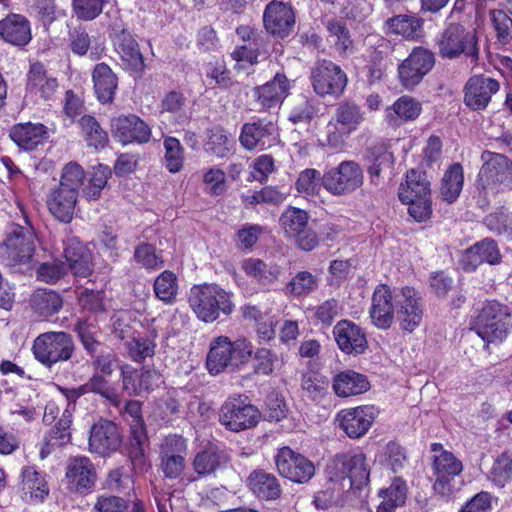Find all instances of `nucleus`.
<instances>
[{"mask_svg":"<svg viewBox=\"0 0 512 512\" xmlns=\"http://www.w3.org/2000/svg\"><path fill=\"white\" fill-rule=\"evenodd\" d=\"M364 183L362 167L355 161H342L322 176V186L334 196L349 195Z\"/></svg>","mask_w":512,"mask_h":512,"instance_id":"obj_7","label":"nucleus"},{"mask_svg":"<svg viewBox=\"0 0 512 512\" xmlns=\"http://www.w3.org/2000/svg\"><path fill=\"white\" fill-rule=\"evenodd\" d=\"M111 130L113 136L123 144L132 142L146 143L151 136L148 125L136 115H122L113 118Z\"/></svg>","mask_w":512,"mask_h":512,"instance_id":"obj_22","label":"nucleus"},{"mask_svg":"<svg viewBox=\"0 0 512 512\" xmlns=\"http://www.w3.org/2000/svg\"><path fill=\"white\" fill-rule=\"evenodd\" d=\"M131 323L132 317L129 311L121 310L115 312L111 316L112 334L120 340H128L133 334Z\"/></svg>","mask_w":512,"mask_h":512,"instance_id":"obj_61","label":"nucleus"},{"mask_svg":"<svg viewBox=\"0 0 512 512\" xmlns=\"http://www.w3.org/2000/svg\"><path fill=\"white\" fill-rule=\"evenodd\" d=\"M500 260L501 254L497 243L493 239L484 238L465 250L461 263L465 270L473 271L483 263L495 265Z\"/></svg>","mask_w":512,"mask_h":512,"instance_id":"obj_26","label":"nucleus"},{"mask_svg":"<svg viewBox=\"0 0 512 512\" xmlns=\"http://www.w3.org/2000/svg\"><path fill=\"white\" fill-rule=\"evenodd\" d=\"M96 512H125L128 502L115 495H99L94 503Z\"/></svg>","mask_w":512,"mask_h":512,"instance_id":"obj_64","label":"nucleus"},{"mask_svg":"<svg viewBox=\"0 0 512 512\" xmlns=\"http://www.w3.org/2000/svg\"><path fill=\"white\" fill-rule=\"evenodd\" d=\"M122 443L118 426L109 420H100L90 430L89 451L100 456L116 452Z\"/></svg>","mask_w":512,"mask_h":512,"instance_id":"obj_18","label":"nucleus"},{"mask_svg":"<svg viewBox=\"0 0 512 512\" xmlns=\"http://www.w3.org/2000/svg\"><path fill=\"white\" fill-rule=\"evenodd\" d=\"M263 21L268 32L283 38L293 30L295 15L289 5L272 1L266 6Z\"/></svg>","mask_w":512,"mask_h":512,"instance_id":"obj_24","label":"nucleus"},{"mask_svg":"<svg viewBox=\"0 0 512 512\" xmlns=\"http://www.w3.org/2000/svg\"><path fill=\"white\" fill-rule=\"evenodd\" d=\"M65 479L69 491L87 495L94 490L98 475L95 465L88 457L74 456L67 461Z\"/></svg>","mask_w":512,"mask_h":512,"instance_id":"obj_12","label":"nucleus"},{"mask_svg":"<svg viewBox=\"0 0 512 512\" xmlns=\"http://www.w3.org/2000/svg\"><path fill=\"white\" fill-rule=\"evenodd\" d=\"M288 89L287 77L284 74L277 73L273 80L254 89L256 104L264 110L275 108L283 102Z\"/></svg>","mask_w":512,"mask_h":512,"instance_id":"obj_30","label":"nucleus"},{"mask_svg":"<svg viewBox=\"0 0 512 512\" xmlns=\"http://www.w3.org/2000/svg\"><path fill=\"white\" fill-rule=\"evenodd\" d=\"M36 235L30 221L25 218V226L14 225L5 241L7 265L27 264L35 252Z\"/></svg>","mask_w":512,"mask_h":512,"instance_id":"obj_9","label":"nucleus"},{"mask_svg":"<svg viewBox=\"0 0 512 512\" xmlns=\"http://www.w3.org/2000/svg\"><path fill=\"white\" fill-rule=\"evenodd\" d=\"M301 387L309 398L317 400L327 392L328 381L326 378L310 373L302 377Z\"/></svg>","mask_w":512,"mask_h":512,"instance_id":"obj_63","label":"nucleus"},{"mask_svg":"<svg viewBox=\"0 0 512 512\" xmlns=\"http://www.w3.org/2000/svg\"><path fill=\"white\" fill-rule=\"evenodd\" d=\"M108 0H72V11L81 21H92L103 11Z\"/></svg>","mask_w":512,"mask_h":512,"instance_id":"obj_59","label":"nucleus"},{"mask_svg":"<svg viewBox=\"0 0 512 512\" xmlns=\"http://www.w3.org/2000/svg\"><path fill=\"white\" fill-rule=\"evenodd\" d=\"M322 176L316 169L302 171L295 183L298 193L305 197L318 195L321 190Z\"/></svg>","mask_w":512,"mask_h":512,"instance_id":"obj_56","label":"nucleus"},{"mask_svg":"<svg viewBox=\"0 0 512 512\" xmlns=\"http://www.w3.org/2000/svg\"><path fill=\"white\" fill-rule=\"evenodd\" d=\"M113 44L127 70L142 72L145 68L144 58L139 44L127 29H114Z\"/></svg>","mask_w":512,"mask_h":512,"instance_id":"obj_23","label":"nucleus"},{"mask_svg":"<svg viewBox=\"0 0 512 512\" xmlns=\"http://www.w3.org/2000/svg\"><path fill=\"white\" fill-rule=\"evenodd\" d=\"M177 277L171 271L162 272L154 282V292L158 299L171 303L177 294Z\"/></svg>","mask_w":512,"mask_h":512,"instance_id":"obj_55","label":"nucleus"},{"mask_svg":"<svg viewBox=\"0 0 512 512\" xmlns=\"http://www.w3.org/2000/svg\"><path fill=\"white\" fill-rule=\"evenodd\" d=\"M333 334L339 348L347 354H361L367 347V340L362 329L348 320L336 324Z\"/></svg>","mask_w":512,"mask_h":512,"instance_id":"obj_27","label":"nucleus"},{"mask_svg":"<svg viewBox=\"0 0 512 512\" xmlns=\"http://www.w3.org/2000/svg\"><path fill=\"white\" fill-rule=\"evenodd\" d=\"M327 41L340 56H349L355 51V43L343 19L330 18L325 22Z\"/></svg>","mask_w":512,"mask_h":512,"instance_id":"obj_33","label":"nucleus"},{"mask_svg":"<svg viewBox=\"0 0 512 512\" xmlns=\"http://www.w3.org/2000/svg\"><path fill=\"white\" fill-rule=\"evenodd\" d=\"M277 139V125L272 120L266 119L244 124L239 137L242 146L248 150L271 147Z\"/></svg>","mask_w":512,"mask_h":512,"instance_id":"obj_19","label":"nucleus"},{"mask_svg":"<svg viewBox=\"0 0 512 512\" xmlns=\"http://www.w3.org/2000/svg\"><path fill=\"white\" fill-rule=\"evenodd\" d=\"M374 420L373 407L359 406L341 410L337 414L340 428L349 438L357 439L364 436Z\"/></svg>","mask_w":512,"mask_h":512,"instance_id":"obj_21","label":"nucleus"},{"mask_svg":"<svg viewBox=\"0 0 512 512\" xmlns=\"http://www.w3.org/2000/svg\"><path fill=\"white\" fill-rule=\"evenodd\" d=\"M21 476L24 494H29L30 498L35 501H43L49 493L45 477L33 466L24 467Z\"/></svg>","mask_w":512,"mask_h":512,"instance_id":"obj_42","label":"nucleus"},{"mask_svg":"<svg viewBox=\"0 0 512 512\" xmlns=\"http://www.w3.org/2000/svg\"><path fill=\"white\" fill-rule=\"evenodd\" d=\"M261 414L241 396L228 398L220 408L219 421L228 430L240 432L255 427Z\"/></svg>","mask_w":512,"mask_h":512,"instance_id":"obj_8","label":"nucleus"},{"mask_svg":"<svg viewBox=\"0 0 512 512\" xmlns=\"http://www.w3.org/2000/svg\"><path fill=\"white\" fill-rule=\"evenodd\" d=\"M0 37L6 43L23 47L31 40V27L26 17L10 14L0 20Z\"/></svg>","mask_w":512,"mask_h":512,"instance_id":"obj_31","label":"nucleus"},{"mask_svg":"<svg viewBox=\"0 0 512 512\" xmlns=\"http://www.w3.org/2000/svg\"><path fill=\"white\" fill-rule=\"evenodd\" d=\"M32 351L40 363L50 368L58 362L69 360L74 344L71 336L65 332H46L36 337Z\"/></svg>","mask_w":512,"mask_h":512,"instance_id":"obj_6","label":"nucleus"},{"mask_svg":"<svg viewBox=\"0 0 512 512\" xmlns=\"http://www.w3.org/2000/svg\"><path fill=\"white\" fill-rule=\"evenodd\" d=\"M284 199L285 194L273 186H266L253 194L242 195V202L246 206H254L258 204L277 205L282 203Z\"/></svg>","mask_w":512,"mask_h":512,"instance_id":"obj_58","label":"nucleus"},{"mask_svg":"<svg viewBox=\"0 0 512 512\" xmlns=\"http://www.w3.org/2000/svg\"><path fill=\"white\" fill-rule=\"evenodd\" d=\"M185 440L181 436L167 437L162 445V469L166 477L177 478L185 467Z\"/></svg>","mask_w":512,"mask_h":512,"instance_id":"obj_28","label":"nucleus"},{"mask_svg":"<svg viewBox=\"0 0 512 512\" xmlns=\"http://www.w3.org/2000/svg\"><path fill=\"white\" fill-rule=\"evenodd\" d=\"M47 129L42 124L20 123L13 126L9 136L21 149L31 151L46 138Z\"/></svg>","mask_w":512,"mask_h":512,"instance_id":"obj_37","label":"nucleus"},{"mask_svg":"<svg viewBox=\"0 0 512 512\" xmlns=\"http://www.w3.org/2000/svg\"><path fill=\"white\" fill-rule=\"evenodd\" d=\"M478 174V186L491 193L512 189V161L505 155L484 151Z\"/></svg>","mask_w":512,"mask_h":512,"instance_id":"obj_5","label":"nucleus"},{"mask_svg":"<svg viewBox=\"0 0 512 512\" xmlns=\"http://www.w3.org/2000/svg\"><path fill=\"white\" fill-rule=\"evenodd\" d=\"M275 464L281 476L295 483H307L315 474L314 463L290 447L279 449L275 456Z\"/></svg>","mask_w":512,"mask_h":512,"instance_id":"obj_13","label":"nucleus"},{"mask_svg":"<svg viewBox=\"0 0 512 512\" xmlns=\"http://www.w3.org/2000/svg\"><path fill=\"white\" fill-rule=\"evenodd\" d=\"M165 148L164 162L171 173L179 172L183 167L184 151L180 141L175 137H165L163 141Z\"/></svg>","mask_w":512,"mask_h":512,"instance_id":"obj_54","label":"nucleus"},{"mask_svg":"<svg viewBox=\"0 0 512 512\" xmlns=\"http://www.w3.org/2000/svg\"><path fill=\"white\" fill-rule=\"evenodd\" d=\"M229 457L216 445H209L199 451L193 460V469L199 476H207L227 465Z\"/></svg>","mask_w":512,"mask_h":512,"instance_id":"obj_36","label":"nucleus"},{"mask_svg":"<svg viewBox=\"0 0 512 512\" xmlns=\"http://www.w3.org/2000/svg\"><path fill=\"white\" fill-rule=\"evenodd\" d=\"M335 129L343 136L354 132L365 119V112L353 102H342L335 110Z\"/></svg>","mask_w":512,"mask_h":512,"instance_id":"obj_38","label":"nucleus"},{"mask_svg":"<svg viewBox=\"0 0 512 512\" xmlns=\"http://www.w3.org/2000/svg\"><path fill=\"white\" fill-rule=\"evenodd\" d=\"M314 91L320 96H340L347 84L344 71L331 61L318 62L311 72Z\"/></svg>","mask_w":512,"mask_h":512,"instance_id":"obj_14","label":"nucleus"},{"mask_svg":"<svg viewBox=\"0 0 512 512\" xmlns=\"http://www.w3.org/2000/svg\"><path fill=\"white\" fill-rule=\"evenodd\" d=\"M463 168L455 163L445 172L440 186V194L448 203H453L460 195L463 187Z\"/></svg>","mask_w":512,"mask_h":512,"instance_id":"obj_45","label":"nucleus"},{"mask_svg":"<svg viewBox=\"0 0 512 512\" xmlns=\"http://www.w3.org/2000/svg\"><path fill=\"white\" fill-rule=\"evenodd\" d=\"M79 125L89 146L96 149L106 146L108 135L93 116H82L79 120Z\"/></svg>","mask_w":512,"mask_h":512,"instance_id":"obj_48","label":"nucleus"},{"mask_svg":"<svg viewBox=\"0 0 512 512\" xmlns=\"http://www.w3.org/2000/svg\"><path fill=\"white\" fill-rule=\"evenodd\" d=\"M111 177V170L108 166L99 164L93 167L88 184L83 189V195L87 200H97Z\"/></svg>","mask_w":512,"mask_h":512,"instance_id":"obj_50","label":"nucleus"},{"mask_svg":"<svg viewBox=\"0 0 512 512\" xmlns=\"http://www.w3.org/2000/svg\"><path fill=\"white\" fill-rule=\"evenodd\" d=\"M499 90L500 83L496 79L483 74L471 76L463 89L464 104L473 111L484 110Z\"/></svg>","mask_w":512,"mask_h":512,"instance_id":"obj_17","label":"nucleus"},{"mask_svg":"<svg viewBox=\"0 0 512 512\" xmlns=\"http://www.w3.org/2000/svg\"><path fill=\"white\" fill-rule=\"evenodd\" d=\"M365 460V454L361 451L341 453L333 458L328 468L334 476L348 479L352 488L360 489L369 481V470Z\"/></svg>","mask_w":512,"mask_h":512,"instance_id":"obj_11","label":"nucleus"},{"mask_svg":"<svg viewBox=\"0 0 512 512\" xmlns=\"http://www.w3.org/2000/svg\"><path fill=\"white\" fill-rule=\"evenodd\" d=\"M318 287V279L308 271L298 272L285 286V294L292 297L307 296Z\"/></svg>","mask_w":512,"mask_h":512,"instance_id":"obj_47","label":"nucleus"},{"mask_svg":"<svg viewBox=\"0 0 512 512\" xmlns=\"http://www.w3.org/2000/svg\"><path fill=\"white\" fill-rule=\"evenodd\" d=\"M309 216L306 211L290 207L281 215L280 223L285 233L295 237L308 226Z\"/></svg>","mask_w":512,"mask_h":512,"instance_id":"obj_51","label":"nucleus"},{"mask_svg":"<svg viewBox=\"0 0 512 512\" xmlns=\"http://www.w3.org/2000/svg\"><path fill=\"white\" fill-rule=\"evenodd\" d=\"M146 441V433L142 423L137 421L131 428V436L128 444L129 457L132 463H143L144 444Z\"/></svg>","mask_w":512,"mask_h":512,"instance_id":"obj_60","label":"nucleus"},{"mask_svg":"<svg viewBox=\"0 0 512 512\" xmlns=\"http://www.w3.org/2000/svg\"><path fill=\"white\" fill-rule=\"evenodd\" d=\"M489 479L498 487L512 481V454L503 452L496 457L489 471Z\"/></svg>","mask_w":512,"mask_h":512,"instance_id":"obj_53","label":"nucleus"},{"mask_svg":"<svg viewBox=\"0 0 512 512\" xmlns=\"http://www.w3.org/2000/svg\"><path fill=\"white\" fill-rule=\"evenodd\" d=\"M421 28V20L412 15H396L388 18L384 29L387 34L400 35L407 39L417 36Z\"/></svg>","mask_w":512,"mask_h":512,"instance_id":"obj_46","label":"nucleus"},{"mask_svg":"<svg viewBox=\"0 0 512 512\" xmlns=\"http://www.w3.org/2000/svg\"><path fill=\"white\" fill-rule=\"evenodd\" d=\"M249 489L260 499L275 500L281 495L277 477L263 469H256L247 478Z\"/></svg>","mask_w":512,"mask_h":512,"instance_id":"obj_35","label":"nucleus"},{"mask_svg":"<svg viewBox=\"0 0 512 512\" xmlns=\"http://www.w3.org/2000/svg\"><path fill=\"white\" fill-rule=\"evenodd\" d=\"M398 196L401 202H411L415 198H431L430 181L426 172L411 169L406 173L405 183L399 187Z\"/></svg>","mask_w":512,"mask_h":512,"instance_id":"obj_34","label":"nucleus"},{"mask_svg":"<svg viewBox=\"0 0 512 512\" xmlns=\"http://www.w3.org/2000/svg\"><path fill=\"white\" fill-rule=\"evenodd\" d=\"M30 304L35 313L47 318L60 311L63 301L53 290L39 289L32 294Z\"/></svg>","mask_w":512,"mask_h":512,"instance_id":"obj_41","label":"nucleus"},{"mask_svg":"<svg viewBox=\"0 0 512 512\" xmlns=\"http://www.w3.org/2000/svg\"><path fill=\"white\" fill-rule=\"evenodd\" d=\"M396 317L401 328L414 331L423 318V305L420 293L412 287H404L396 293Z\"/></svg>","mask_w":512,"mask_h":512,"instance_id":"obj_16","label":"nucleus"},{"mask_svg":"<svg viewBox=\"0 0 512 512\" xmlns=\"http://www.w3.org/2000/svg\"><path fill=\"white\" fill-rule=\"evenodd\" d=\"M58 87L57 80L46 74L44 66L41 63H34L30 67L28 74V88L41 94V97L48 99Z\"/></svg>","mask_w":512,"mask_h":512,"instance_id":"obj_44","label":"nucleus"},{"mask_svg":"<svg viewBox=\"0 0 512 512\" xmlns=\"http://www.w3.org/2000/svg\"><path fill=\"white\" fill-rule=\"evenodd\" d=\"M126 346L129 357L135 362H142L155 354L156 344L147 337H131Z\"/></svg>","mask_w":512,"mask_h":512,"instance_id":"obj_57","label":"nucleus"},{"mask_svg":"<svg viewBox=\"0 0 512 512\" xmlns=\"http://www.w3.org/2000/svg\"><path fill=\"white\" fill-rule=\"evenodd\" d=\"M435 482L433 490L441 497H449L459 490L460 481L456 477L463 471L462 462L450 451H442L433 457Z\"/></svg>","mask_w":512,"mask_h":512,"instance_id":"obj_10","label":"nucleus"},{"mask_svg":"<svg viewBox=\"0 0 512 512\" xmlns=\"http://www.w3.org/2000/svg\"><path fill=\"white\" fill-rule=\"evenodd\" d=\"M435 64L434 54L423 47H416L399 65L398 73L402 85L411 90L430 72Z\"/></svg>","mask_w":512,"mask_h":512,"instance_id":"obj_15","label":"nucleus"},{"mask_svg":"<svg viewBox=\"0 0 512 512\" xmlns=\"http://www.w3.org/2000/svg\"><path fill=\"white\" fill-rule=\"evenodd\" d=\"M188 302L199 320L212 323L220 313L230 315L234 310L231 294L216 284L194 285Z\"/></svg>","mask_w":512,"mask_h":512,"instance_id":"obj_2","label":"nucleus"},{"mask_svg":"<svg viewBox=\"0 0 512 512\" xmlns=\"http://www.w3.org/2000/svg\"><path fill=\"white\" fill-rule=\"evenodd\" d=\"M253 354V345L246 338L231 341L227 336L214 338L206 358V367L211 375H218L226 370L234 371L246 364Z\"/></svg>","mask_w":512,"mask_h":512,"instance_id":"obj_1","label":"nucleus"},{"mask_svg":"<svg viewBox=\"0 0 512 512\" xmlns=\"http://www.w3.org/2000/svg\"><path fill=\"white\" fill-rule=\"evenodd\" d=\"M244 272L253 277L261 285H270L280 276L281 269L277 264H267L260 259L249 258L244 261Z\"/></svg>","mask_w":512,"mask_h":512,"instance_id":"obj_43","label":"nucleus"},{"mask_svg":"<svg viewBox=\"0 0 512 512\" xmlns=\"http://www.w3.org/2000/svg\"><path fill=\"white\" fill-rule=\"evenodd\" d=\"M421 103L410 96H402L387 109V117L392 119L393 114L403 121L415 120L421 113Z\"/></svg>","mask_w":512,"mask_h":512,"instance_id":"obj_52","label":"nucleus"},{"mask_svg":"<svg viewBox=\"0 0 512 512\" xmlns=\"http://www.w3.org/2000/svg\"><path fill=\"white\" fill-rule=\"evenodd\" d=\"M435 46L443 59L453 60L465 55L476 62L479 58L478 38L475 30L458 23H450L439 34Z\"/></svg>","mask_w":512,"mask_h":512,"instance_id":"obj_3","label":"nucleus"},{"mask_svg":"<svg viewBox=\"0 0 512 512\" xmlns=\"http://www.w3.org/2000/svg\"><path fill=\"white\" fill-rule=\"evenodd\" d=\"M77 198L78 194L73 189L58 185L47 195V208L57 220L67 224L73 219Z\"/></svg>","mask_w":512,"mask_h":512,"instance_id":"obj_25","label":"nucleus"},{"mask_svg":"<svg viewBox=\"0 0 512 512\" xmlns=\"http://www.w3.org/2000/svg\"><path fill=\"white\" fill-rule=\"evenodd\" d=\"M85 179L83 168L76 162H70L62 170L59 186L73 189L77 194Z\"/></svg>","mask_w":512,"mask_h":512,"instance_id":"obj_62","label":"nucleus"},{"mask_svg":"<svg viewBox=\"0 0 512 512\" xmlns=\"http://www.w3.org/2000/svg\"><path fill=\"white\" fill-rule=\"evenodd\" d=\"M512 326L510 308L496 300L488 301L474 321V329L486 342L502 341Z\"/></svg>","mask_w":512,"mask_h":512,"instance_id":"obj_4","label":"nucleus"},{"mask_svg":"<svg viewBox=\"0 0 512 512\" xmlns=\"http://www.w3.org/2000/svg\"><path fill=\"white\" fill-rule=\"evenodd\" d=\"M94 90L101 103L112 102L118 85V78L105 63H99L92 73Z\"/></svg>","mask_w":512,"mask_h":512,"instance_id":"obj_40","label":"nucleus"},{"mask_svg":"<svg viewBox=\"0 0 512 512\" xmlns=\"http://www.w3.org/2000/svg\"><path fill=\"white\" fill-rule=\"evenodd\" d=\"M364 160L367 163L370 183L375 186L379 184L381 173L386 169H391L394 164L392 152L383 143H376L368 147L364 154Z\"/></svg>","mask_w":512,"mask_h":512,"instance_id":"obj_32","label":"nucleus"},{"mask_svg":"<svg viewBox=\"0 0 512 512\" xmlns=\"http://www.w3.org/2000/svg\"><path fill=\"white\" fill-rule=\"evenodd\" d=\"M64 257L69 268L76 276L87 277L92 272V255L84 244L76 237H68L63 241Z\"/></svg>","mask_w":512,"mask_h":512,"instance_id":"obj_29","label":"nucleus"},{"mask_svg":"<svg viewBox=\"0 0 512 512\" xmlns=\"http://www.w3.org/2000/svg\"><path fill=\"white\" fill-rule=\"evenodd\" d=\"M232 139L221 127H214L208 131V140L204 144L207 153L218 158H224L230 151Z\"/></svg>","mask_w":512,"mask_h":512,"instance_id":"obj_49","label":"nucleus"},{"mask_svg":"<svg viewBox=\"0 0 512 512\" xmlns=\"http://www.w3.org/2000/svg\"><path fill=\"white\" fill-rule=\"evenodd\" d=\"M370 383L366 376L354 371L345 370L333 379V390L339 397H350L366 392Z\"/></svg>","mask_w":512,"mask_h":512,"instance_id":"obj_39","label":"nucleus"},{"mask_svg":"<svg viewBox=\"0 0 512 512\" xmlns=\"http://www.w3.org/2000/svg\"><path fill=\"white\" fill-rule=\"evenodd\" d=\"M397 292H392L387 285H378L372 296L371 308L369 311L373 324L379 329H388L396 314Z\"/></svg>","mask_w":512,"mask_h":512,"instance_id":"obj_20","label":"nucleus"}]
</instances>
